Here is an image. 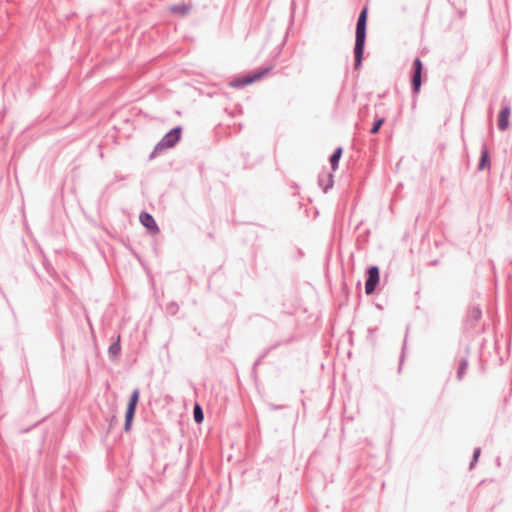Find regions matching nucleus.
Wrapping results in <instances>:
<instances>
[{
  "mask_svg": "<svg viewBox=\"0 0 512 512\" xmlns=\"http://www.w3.org/2000/svg\"><path fill=\"white\" fill-rule=\"evenodd\" d=\"M366 21H367V9L364 8L359 15V18L357 21V27H356V42H355V49H354L356 66H359L361 64V60H362V56H363L365 37H366Z\"/></svg>",
  "mask_w": 512,
  "mask_h": 512,
  "instance_id": "1",
  "label": "nucleus"
},
{
  "mask_svg": "<svg viewBox=\"0 0 512 512\" xmlns=\"http://www.w3.org/2000/svg\"><path fill=\"white\" fill-rule=\"evenodd\" d=\"M270 71V68H264L261 70L253 71L247 75L238 77L233 79L230 82V86L233 88H242L244 86L253 84L259 80H261L265 75H267Z\"/></svg>",
  "mask_w": 512,
  "mask_h": 512,
  "instance_id": "2",
  "label": "nucleus"
},
{
  "mask_svg": "<svg viewBox=\"0 0 512 512\" xmlns=\"http://www.w3.org/2000/svg\"><path fill=\"white\" fill-rule=\"evenodd\" d=\"M181 136V128L176 127L168 132L162 140L156 145L155 152H160L168 148H172L179 140Z\"/></svg>",
  "mask_w": 512,
  "mask_h": 512,
  "instance_id": "3",
  "label": "nucleus"
},
{
  "mask_svg": "<svg viewBox=\"0 0 512 512\" xmlns=\"http://www.w3.org/2000/svg\"><path fill=\"white\" fill-rule=\"evenodd\" d=\"M138 400H139V391L137 389H135L130 397L128 407L126 410L125 426H124L126 431L130 430Z\"/></svg>",
  "mask_w": 512,
  "mask_h": 512,
  "instance_id": "4",
  "label": "nucleus"
},
{
  "mask_svg": "<svg viewBox=\"0 0 512 512\" xmlns=\"http://www.w3.org/2000/svg\"><path fill=\"white\" fill-rule=\"evenodd\" d=\"M379 282V269L374 266L368 270V278L365 283V292L366 294H372L376 288V285Z\"/></svg>",
  "mask_w": 512,
  "mask_h": 512,
  "instance_id": "5",
  "label": "nucleus"
},
{
  "mask_svg": "<svg viewBox=\"0 0 512 512\" xmlns=\"http://www.w3.org/2000/svg\"><path fill=\"white\" fill-rule=\"evenodd\" d=\"M422 62L419 58L414 60V74L412 77V86L415 93L419 92L421 87Z\"/></svg>",
  "mask_w": 512,
  "mask_h": 512,
  "instance_id": "6",
  "label": "nucleus"
},
{
  "mask_svg": "<svg viewBox=\"0 0 512 512\" xmlns=\"http://www.w3.org/2000/svg\"><path fill=\"white\" fill-rule=\"evenodd\" d=\"M140 222L145 226L151 233L156 234L159 232V228L154 218L148 213H141Z\"/></svg>",
  "mask_w": 512,
  "mask_h": 512,
  "instance_id": "7",
  "label": "nucleus"
},
{
  "mask_svg": "<svg viewBox=\"0 0 512 512\" xmlns=\"http://www.w3.org/2000/svg\"><path fill=\"white\" fill-rule=\"evenodd\" d=\"M510 108L506 107L501 110L498 116V127L500 130H506L509 126Z\"/></svg>",
  "mask_w": 512,
  "mask_h": 512,
  "instance_id": "8",
  "label": "nucleus"
},
{
  "mask_svg": "<svg viewBox=\"0 0 512 512\" xmlns=\"http://www.w3.org/2000/svg\"><path fill=\"white\" fill-rule=\"evenodd\" d=\"M169 10L174 14L184 16L190 11V6L186 4L173 5L169 8Z\"/></svg>",
  "mask_w": 512,
  "mask_h": 512,
  "instance_id": "9",
  "label": "nucleus"
},
{
  "mask_svg": "<svg viewBox=\"0 0 512 512\" xmlns=\"http://www.w3.org/2000/svg\"><path fill=\"white\" fill-rule=\"evenodd\" d=\"M342 155V148H337L334 154L330 158L331 166L333 170H336L338 162Z\"/></svg>",
  "mask_w": 512,
  "mask_h": 512,
  "instance_id": "10",
  "label": "nucleus"
},
{
  "mask_svg": "<svg viewBox=\"0 0 512 512\" xmlns=\"http://www.w3.org/2000/svg\"><path fill=\"white\" fill-rule=\"evenodd\" d=\"M489 165V153L486 148L482 150L481 160L479 163V170H483L485 167Z\"/></svg>",
  "mask_w": 512,
  "mask_h": 512,
  "instance_id": "11",
  "label": "nucleus"
},
{
  "mask_svg": "<svg viewBox=\"0 0 512 512\" xmlns=\"http://www.w3.org/2000/svg\"><path fill=\"white\" fill-rule=\"evenodd\" d=\"M120 350H121V347H120V336L117 337V340L115 343H113L110 347H109V353L113 356V357H116L118 356V354L120 353Z\"/></svg>",
  "mask_w": 512,
  "mask_h": 512,
  "instance_id": "12",
  "label": "nucleus"
},
{
  "mask_svg": "<svg viewBox=\"0 0 512 512\" xmlns=\"http://www.w3.org/2000/svg\"><path fill=\"white\" fill-rule=\"evenodd\" d=\"M194 419L198 424L202 423L204 419L203 411L199 404H196L194 407Z\"/></svg>",
  "mask_w": 512,
  "mask_h": 512,
  "instance_id": "13",
  "label": "nucleus"
},
{
  "mask_svg": "<svg viewBox=\"0 0 512 512\" xmlns=\"http://www.w3.org/2000/svg\"><path fill=\"white\" fill-rule=\"evenodd\" d=\"M384 123V118H380L378 120H376V122L374 123L372 129H371V133L372 134H376L379 129L381 128V126L383 125Z\"/></svg>",
  "mask_w": 512,
  "mask_h": 512,
  "instance_id": "14",
  "label": "nucleus"
},
{
  "mask_svg": "<svg viewBox=\"0 0 512 512\" xmlns=\"http://www.w3.org/2000/svg\"><path fill=\"white\" fill-rule=\"evenodd\" d=\"M468 366V363L467 361H463L460 365V368H459V371H458V376L461 377V375L465 372L466 368Z\"/></svg>",
  "mask_w": 512,
  "mask_h": 512,
  "instance_id": "15",
  "label": "nucleus"
},
{
  "mask_svg": "<svg viewBox=\"0 0 512 512\" xmlns=\"http://www.w3.org/2000/svg\"><path fill=\"white\" fill-rule=\"evenodd\" d=\"M479 454H480V450H479V449H477V450L475 451V453H474V460H475V461L477 460V458H478Z\"/></svg>",
  "mask_w": 512,
  "mask_h": 512,
  "instance_id": "16",
  "label": "nucleus"
}]
</instances>
